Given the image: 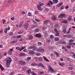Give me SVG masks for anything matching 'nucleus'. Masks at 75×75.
<instances>
[{"label":"nucleus","mask_w":75,"mask_h":75,"mask_svg":"<svg viewBox=\"0 0 75 75\" xmlns=\"http://www.w3.org/2000/svg\"><path fill=\"white\" fill-rule=\"evenodd\" d=\"M8 4H11L12 3H13V1H12L11 0H9L8 2Z\"/></svg>","instance_id":"412c9836"},{"label":"nucleus","mask_w":75,"mask_h":75,"mask_svg":"<svg viewBox=\"0 0 75 75\" xmlns=\"http://www.w3.org/2000/svg\"><path fill=\"white\" fill-rule=\"evenodd\" d=\"M66 47L67 48L70 49L71 48V46H67Z\"/></svg>","instance_id":"a18cd8bd"},{"label":"nucleus","mask_w":75,"mask_h":75,"mask_svg":"<svg viewBox=\"0 0 75 75\" xmlns=\"http://www.w3.org/2000/svg\"><path fill=\"white\" fill-rule=\"evenodd\" d=\"M44 50L43 49H38L37 50V51L39 52H43L44 51Z\"/></svg>","instance_id":"0eeeda50"},{"label":"nucleus","mask_w":75,"mask_h":75,"mask_svg":"<svg viewBox=\"0 0 75 75\" xmlns=\"http://www.w3.org/2000/svg\"><path fill=\"white\" fill-rule=\"evenodd\" d=\"M28 15L29 16H32L31 13L30 12H29V13L28 14Z\"/></svg>","instance_id":"e433bc0d"},{"label":"nucleus","mask_w":75,"mask_h":75,"mask_svg":"<svg viewBox=\"0 0 75 75\" xmlns=\"http://www.w3.org/2000/svg\"><path fill=\"white\" fill-rule=\"evenodd\" d=\"M49 3H50V4L51 5H52L53 4V3L52 1H49Z\"/></svg>","instance_id":"49530a36"},{"label":"nucleus","mask_w":75,"mask_h":75,"mask_svg":"<svg viewBox=\"0 0 75 75\" xmlns=\"http://www.w3.org/2000/svg\"><path fill=\"white\" fill-rule=\"evenodd\" d=\"M31 71L30 69H28L27 70V71H26V73L27 74H30Z\"/></svg>","instance_id":"4468645a"},{"label":"nucleus","mask_w":75,"mask_h":75,"mask_svg":"<svg viewBox=\"0 0 75 75\" xmlns=\"http://www.w3.org/2000/svg\"><path fill=\"white\" fill-rule=\"evenodd\" d=\"M39 66H40L41 67L43 68H44L45 67L44 66V65L40 63H39Z\"/></svg>","instance_id":"1a4fd4ad"},{"label":"nucleus","mask_w":75,"mask_h":75,"mask_svg":"<svg viewBox=\"0 0 75 75\" xmlns=\"http://www.w3.org/2000/svg\"><path fill=\"white\" fill-rule=\"evenodd\" d=\"M59 39L58 37H56L54 39V40L55 42H57L59 41Z\"/></svg>","instance_id":"9d476101"},{"label":"nucleus","mask_w":75,"mask_h":75,"mask_svg":"<svg viewBox=\"0 0 75 75\" xmlns=\"http://www.w3.org/2000/svg\"><path fill=\"white\" fill-rule=\"evenodd\" d=\"M5 21H6L4 19H3V20H2L3 23V24H4Z\"/></svg>","instance_id":"09e8293b"},{"label":"nucleus","mask_w":75,"mask_h":75,"mask_svg":"<svg viewBox=\"0 0 75 75\" xmlns=\"http://www.w3.org/2000/svg\"><path fill=\"white\" fill-rule=\"evenodd\" d=\"M48 20H46L44 21V23H45L46 24H47L48 23Z\"/></svg>","instance_id":"13d9d810"},{"label":"nucleus","mask_w":75,"mask_h":75,"mask_svg":"<svg viewBox=\"0 0 75 75\" xmlns=\"http://www.w3.org/2000/svg\"><path fill=\"white\" fill-rule=\"evenodd\" d=\"M37 8H38V10H41V7L40 6L39 4H38L37 5Z\"/></svg>","instance_id":"2eb2a0df"},{"label":"nucleus","mask_w":75,"mask_h":75,"mask_svg":"<svg viewBox=\"0 0 75 75\" xmlns=\"http://www.w3.org/2000/svg\"><path fill=\"white\" fill-rule=\"evenodd\" d=\"M43 73H44V71H41L40 72H39V74L40 75H42V74H43Z\"/></svg>","instance_id":"c85d7f7f"},{"label":"nucleus","mask_w":75,"mask_h":75,"mask_svg":"<svg viewBox=\"0 0 75 75\" xmlns=\"http://www.w3.org/2000/svg\"><path fill=\"white\" fill-rule=\"evenodd\" d=\"M50 38H48L47 39V43H49L50 41Z\"/></svg>","instance_id":"5701e85b"},{"label":"nucleus","mask_w":75,"mask_h":75,"mask_svg":"<svg viewBox=\"0 0 75 75\" xmlns=\"http://www.w3.org/2000/svg\"><path fill=\"white\" fill-rule=\"evenodd\" d=\"M33 23H34L35 24H37V23L35 21H33Z\"/></svg>","instance_id":"e2e57ef3"},{"label":"nucleus","mask_w":75,"mask_h":75,"mask_svg":"<svg viewBox=\"0 0 75 75\" xmlns=\"http://www.w3.org/2000/svg\"><path fill=\"white\" fill-rule=\"evenodd\" d=\"M59 65L60 66L63 67L64 66V64L62 63H59Z\"/></svg>","instance_id":"7c9ffc66"},{"label":"nucleus","mask_w":75,"mask_h":75,"mask_svg":"<svg viewBox=\"0 0 75 75\" xmlns=\"http://www.w3.org/2000/svg\"><path fill=\"white\" fill-rule=\"evenodd\" d=\"M10 28L9 27H8V28H6V30H7L8 31V30H10Z\"/></svg>","instance_id":"680f3d73"},{"label":"nucleus","mask_w":75,"mask_h":75,"mask_svg":"<svg viewBox=\"0 0 75 75\" xmlns=\"http://www.w3.org/2000/svg\"><path fill=\"white\" fill-rule=\"evenodd\" d=\"M69 8V6H65V9H67Z\"/></svg>","instance_id":"052dcab7"},{"label":"nucleus","mask_w":75,"mask_h":75,"mask_svg":"<svg viewBox=\"0 0 75 75\" xmlns=\"http://www.w3.org/2000/svg\"><path fill=\"white\" fill-rule=\"evenodd\" d=\"M49 70L52 72H54V69L51 67L50 66H49Z\"/></svg>","instance_id":"39448f33"},{"label":"nucleus","mask_w":75,"mask_h":75,"mask_svg":"<svg viewBox=\"0 0 75 75\" xmlns=\"http://www.w3.org/2000/svg\"><path fill=\"white\" fill-rule=\"evenodd\" d=\"M23 33V31L22 30H20V31L18 32V34H21Z\"/></svg>","instance_id":"a878e982"},{"label":"nucleus","mask_w":75,"mask_h":75,"mask_svg":"<svg viewBox=\"0 0 75 75\" xmlns=\"http://www.w3.org/2000/svg\"><path fill=\"white\" fill-rule=\"evenodd\" d=\"M8 54L9 55H11L12 54V52H8Z\"/></svg>","instance_id":"603ef678"},{"label":"nucleus","mask_w":75,"mask_h":75,"mask_svg":"<svg viewBox=\"0 0 75 75\" xmlns=\"http://www.w3.org/2000/svg\"><path fill=\"white\" fill-rule=\"evenodd\" d=\"M4 31V33H5L6 34L7 33V30L6 28H5V30Z\"/></svg>","instance_id":"72a5a7b5"},{"label":"nucleus","mask_w":75,"mask_h":75,"mask_svg":"<svg viewBox=\"0 0 75 75\" xmlns=\"http://www.w3.org/2000/svg\"><path fill=\"white\" fill-rule=\"evenodd\" d=\"M63 32L64 33H66V29L65 28H64L63 29Z\"/></svg>","instance_id":"cd10ccee"},{"label":"nucleus","mask_w":75,"mask_h":75,"mask_svg":"<svg viewBox=\"0 0 75 75\" xmlns=\"http://www.w3.org/2000/svg\"><path fill=\"white\" fill-rule=\"evenodd\" d=\"M63 23H67L68 22L67 21H64L63 22Z\"/></svg>","instance_id":"3c124183"},{"label":"nucleus","mask_w":75,"mask_h":75,"mask_svg":"<svg viewBox=\"0 0 75 75\" xmlns=\"http://www.w3.org/2000/svg\"><path fill=\"white\" fill-rule=\"evenodd\" d=\"M50 37L51 39H52L54 38V36L52 35H50Z\"/></svg>","instance_id":"8fccbe9b"},{"label":"nucleus","mask_w":75,"mask_h":75,"mask_svg":"<svg viewBox=\"0 0 75 75\" xmlns=\"http://www.w3.org/2000/svg\"><path fill=\"white\" fill-rule=\"evenodd\" d=\"M38 25H34L32 26V27H31V28H35L36 27H38Z\"/></svg>","instance_id":"4be33fe9"},{"label":"nucleus","mask_w":75,"mask_h":75,"mask_svg":"<svg viewBox=\"0 0 75 75\" xmlns=\"http://www.w3.org/2000/svg\"><path fill=\"white\" fill-rule=\"evenodd\" d=\"M20 64L21 65H26V63L25 62H24L22 60H21L19 62Z\"/></svg>","instance_id":"20e7f679"},{"label":"nucleus","mask_w":75,"mask_h":75,"mask_svg":"<svg viewBox=\"0 0 75 75\" xmlns=\"http://www.w3.org/2000/svg\"><path fill=\"white\" fill-rule=\"evenodd\" d=\"M58 26V24L56 25H54V27L57 28Z\"/></svg>","instance_id":"338daca9"},{"label":"nucleus","mask_w":75,"mask_h":75,"mask_svg":"<svg viewBox=\"0 0 75 75\" xmlns=\"http://www.w3.org/2000/svg\"><path fill=\"white\" fill-rule=\"evenodd\" d=\"M54 31H55V32H56V33H58V31H57V28H55L54 29Z\"/></svg>","instance_id":"c9c22d12"},{"label":"nucleus","mask_w":75,"mask_h":75,"mask_svg":"<svg viewBox=\"0 0 75 75\" xmlns=\"http://www.w3.org/2000/svg\"><path fill=\"white\" fill-rule=\"evenodd\" d=\"M25 46H22L21 47V48L20 50H19V51L21 52L22 50H24L25 48Z\"/></svg>","instance_id":"a211bd4d"},{"label":"nucleus","mask_w":75,"mask_h":75,"mask_svg":"<svg viewBox=\"0 0 75 75\" xmlns=\"http://www.w3.org/2000/svg\"><path fill=\"white\" fill-rule=\"evenodd\" d=\"M58 42L60 43L63 44V41H59Z\"/></svg>","instance_id":"de8ad7c7"},{"label":"nucleus","mask_w":75,"mask_h":75,"mask_svg":"<svg viewBox=\"0 0 75 75\" xmlns=\"http://www.w3.org/2000/svg\"><path fill=\"white\" fill-rule=\"evenodd\" d=\"M14 74V72H11L10 74V75H13Z\"/></svg>","instance_id":"0e129e2a"},{"label":"nucleus","mask_w":75,"mask_h":75,"mask_svg":"<svg viewBox=\"0 0 75 75\" xmlns=\"http://www.w3.org/2000/svg\"><path fill=\"white\" fill-rule=\"evenodd\" d=\"M9 50L11 52H12V51H13V49H10Z\"/></svg>","instance_id":"774afa93"},{"label":"nucleus","mask_w":75,"mask_h":75,"mask_svg":"<svg viewBox=\"0 0 75 75\" xmlns=\"http://www.w3.org/2000/svg\"><path fill=\"white\" fill-rule=\"evenodd\" d=\"M30 21L29 20H28L27 21V24H28L29 25V24L30 23Z\"/></svg>","instance_id":"58836bf2"},{"label":"nucleus","mask_w":75,"mask_h":75,"mask_svg":"<svg viewBox=\"0 0 75 75\" xmlns=\"http://www.w3.org/2000/svg\"><path fill=\"white\" fill-rule=\"evenodd\" d=\"M52 19L53 20L56 21L57 20V18L55 16H53L52 17Z\"/></svg>","instance_id":"aec40b11"},{"label":"nucleus","mask_w":75,"mask_h":75,"mask_svg":"<svg viewBox=\"0 0 75 75\" xmlns=\"http://www.w3.org/2000/svg\"><path fill=\"white\" fill-rule=\"evenodd\" d=\"M35 21H36L37 22H39L40 21V20H38V19H37V18H35Z\"/></svg>","instance_id":"4c0bfd02"},{"label":"nucleus","mask_w":75,"mask_h":75,"mask_svg":"<svg viewBox=\"0 0 75 75\" xmlns=\"http://www.w3.org/2000/svg\"><path fill=\"white\" fill-rule=\"evenodd\" d=\"M31 59V57H29L28 58L27 60H30Z\"/></svg>","instance_id":"5fc2aeb1"},{"label":"nucleus","mask_w":75,"mask_h":75,"mask_svg":"<svg viewBox=\"0 0 75 75\" xmlns=\"http://www.w3.org/2000/svg\"><path fill=\"white\" fill-rule=\"evenodd\" d=\"M39 30V28H36V29L35 30V31H36V32H38Z\"/></svg>","instance_id":"6ab92c4d"},{"label":"nucleus","mask_w":75,"mask_h":75,"mask_svg":"<svg viewBox=\"0 0 75 75\" xmlns=\"http://www.w3.org/2000/svg\"><path fill=\"white\" fill-rule=\"evenodd\" d=\"M32 75H36V74L33 72H32Z\"/></svg>","instance_id":"37998d69"},{"label":"nucleus","mask_w":75,"mask_h":75,"mask_svg":"<svg viewBox=\"0 0 75 75\" xmlns=\"http://www.w3.org/2000/svg\"><path fill=\"white\" fill-rule=\"evenodd\" d=\"M40 55H41V54H40V53H37L36 55L37 56H40Z\"/></svg>","instance_id":"79ce46f5"},{"label":"nucleus","mask_w":75,"mask_h":75,"mask_svg":"<svg viewBox=\"0 0 75 75\" xmlns=\"http://www.w3.org/2000/svg\"><path fill=\"white\" fill-rule=\"evenodd\" d=\"M59 35V33H57L55 34V35L56 36H58Z\"/></svg>","instance_id":"f704fd0d"},{"label":"nucleus","mask_w":75,"mask_h":75,"mask_svg":"<svg viewBox=\"0 0 75 75\" xmlns=\"http://www.w3.org/2000/svg\"><path fill=\"white\" fill-rule=\"evenodd\" d=\"M67 38H71V35H69V36H67Z\"/></svg>","instance_id":"864d4df0"},{"label":"nucleus","mask_w":75,"mask_h":75,"mask_svg":"<svg viewBox=\"0 0 75 75\" xmlns=\"http://www.w3.org/2000/svg\"><path fill=\"white\" fill-rule=\"evenodd\" d=\"M64 7H65V6H64L63 5V6H62L61 7L60 10H62L63 9H64Z\"/></svg>","instance_id":"bb28decb"},{"label":"nucleus","mask_w":75,"mask_h":75,"mask_svg":"<svg viewBox=\"0 0 75 75\" xmlns=\"http://www.w3.org/2000/svg\"><path fill=\"white\" fill-rule=\"evenodd\" d=\"M74 41V40L72 39H70L69 41V42L71 43V42H72Z\"/></svg>","instance_id":"2f4dec72"},{"label":"nucleus","mask_w":75,"mask_h":75,"mask_svg":"<svg viewBox=\"0 0 75 75\" xmlns=\"http://www.w3.org/2000/svg\"><path fill=\"white\" fill-rule=\"evenodd\" d=\"M13 41L14 43H16L17 42V39L15 40H14Z\"/></svg>","instance_id":"bf43d9fd"},{"label":"nucleus","mask_w":75,"mask_h":75,"mask_svg":"<svg viewBox=\"0 0 75 75\" xmlns=\"http://www.w3.org/2000/svg\"><path fill=\"white\" fill-rule=\"evenodd\" d=\"M23 69L24 71H25L26 70V67H23Z\"/></svg>","instance_id":"a19ab883"},{"label":"nucleus","mask_w":75,"mask_h":75,"mask_svg":"<svg viewBox=\"0 0 75 75\" xmlns=\"http://www.w3.org/2000/svg\"><path fill=\"white\" fill-rule=\"evenodd\" d=\"M59 4V5L61 6H62V4H63V2H61Z\"/></svg>","instance_id":"6e6d98bb"},{"label":"nucleus","mask_w":75,"mask_h":75,"mask_svg":"<svg viewBox=\"0 0 75 75\" xmlns=\"http://www.w3.org/2000/svg\"><path fill=\"white\" fill-rule=\"evenodd\" d=\"M29 40H31L33 39V37L31 35H29Z\"/></svg>","instance_id":"dca6fc26"},{"label":"nucleus","mask_w":75,"mask_h":75,"mask_svg":"<svg viewBox=\"0 0 75 75\" xmlns=\"http://www.w3.org/2000/svg\"><path fill=\"white\" fill-rule=\"evenodd\" d=\"M7 62H6V64L7 66H6L7 67H8L10 65V62H11L12 61V59L11 58L9 57H7L6 59Z\"/></svg>","instance_id":"f257e3e1"},{"label":"nucleus","mask_w":75,"mask_h":75,"mask_svg":"<svg viewBox=\"0 0 75 75\" xmlns=\"http://www.w3.org/2000/svg\"><path fill=\"white\" fill-rule=\"evenodd\" d=\"M35 36L37 37L40 38L41 37V35L39 34H37L35 35Z\"/></svg>","instance_id":"ddd939ff"},{"label":"nucleus","mask_w":75,"mask_h":75,"mask_svg":"<svg viewBox=\"0 0 75 75\" xmlns=\"http://www.w3.org/2000/svg\"><path fill=\"white\" fill-rule=\"evenodd\" d=\"M54 53L57 57H59V54L58 53L55 52H54Z\"/></svg>","instance_id":"393cba45"},{"label":"nucleus","mask_w":75,"mask_h":75,"mask_svg":"<svg viewBox=\"0 0 75 75\" xmlns=\"http://www.w3.org/2000/svg\"><path fill=\"white\" fill-rule=\"evenodd\" d=\"M19 40L21 42L23 40V38H21L20 39H19Z\"/></svg>","instance_id":"4d7b16f0"},{"label":"nucleus","mask_w":75,"mask_h":75,"mask_svg":"<svg viewBox=\"0 0 75 75\" xmlns=\"http://www.w3.org/2000/svg\"><path fill=\"white\" fill-rule=\"evenodd\" d=\"M67 60L68 61H70V59L69 58H67Z\"/></svg>","instance_id":"69168bd1"},{"label":"nucleus","mask_w":75,"mask_h":75,"mask_svg":"<svg viewBox=\"0 0 75 75\" xmlns=\"http://www.w3.org/2000/svg\"><path fill=\"white\" fill-rule=\"evenodd\" d=\"M72 19V17L71 16H69L68 17V18L67 19V20H68V21H71Z\"/></svg>","instance_id":"9b49d317"},{"label":"nucleus","mask_w":75,"mask_h":75,"mask_svg":"<svg viewBox=\"0 0 75 75\" xmlns=\"http://www.w3.org/2000/svg\"><path fill=\"white\" fill-rule=\"evenodd\" d=\"M53 2L54 3L56 4L58 2V1L57 0H53Z\"/></svg>","instance_id":"f3484780"},{"label":"nucleus","mask_w":75,"mask_h":75,"mask_svg":"<svg viewBox=\"0 0 75 75\" xmlns=\"http://www.w3.org/2000/svg\"><path fill=\"white\" fill-rule=\"evenodd\" d=\"M28 49L31 50H32L35 51L37 49V47L35 46H30L28 47Z\"/></svg>","instance_id":"f03ea898"},{"label":"nucleus","mask_w":75,"mask_h":75,"mask_svg":"<svg viewBox=\"0 0 75 75\" xmlns=\"http://www.w3.org/2000/svg\"><path fill=\"white\" fill-rule=\"evenodd\" d=\"M29 53L31 55H33L35 54V52L33 51L29 52Z\"/></svg>","instance_id":"f8f14e48"},{"label":"nucleus","mask_w":75,"mask_h":75,"mask_svg":"<svg viewBox=\"0 0 75 75\" xmlns=\"http://www.w3.org/2000/svg\"><path fill=\"white\" fill-rule=\"evenodd\" d=\"M36 63H32V64H31V65L32 66H36Z\"/></svg>","instance_id":"c03bdc74"},{"label":"nucleus","mask_w":75,"mask_h":75,"mask_svg":"<svg viewBox=\"0 0 75 75\" xmlns=\"http://www.w3.org/2000/svg\"><path fill=\"white\" fill-rule=\"evenodd\" d=\"M39 4L40 5V6H42V5H43V3H42L41 2H39Z\"/></svg>","instance_id":"473e14b6"},{"label":"nucleus","mask_w":75,"mask_h":75,"mask_svg":"<svg viewBox=\"0 0 75 75\" xmlns=\"http://www.w3.org/2000/svg\"><path fill=\"white\" fill-rule=\"evenodd\" d=\"M19 56L20 57H23V56H25V54H24L23 53H21L19 54Z\"/></svg>","instance_id":"6e6552de"},{"label":"nucleus","mask_w":75,"mask_h":75,"mask_svg":"<svg viewBox=\"0 0 75 75\" xmlns=\"http://www.w3.org/2000/svg\"><path fill=\"white\" fill-rule=\"evenodd\" d=\"M21 35H18L16 36V38H17V39L21 38Z\"/></svg>","instance_id":"c756f323"},{"label":"nucleus","mask_w":75,"mask_h":75,"mask_svg":"<svg viewBox=\"0 0 75 75\" xmlns=\"http://www.w3.org/2000/svg\"><path fill=\"white\" fill-rule=\"evenodd\" d=\"M29 25H28V24L27 23H25L24 25L23 26L24 28L27 29L28 28Z\"/></svg>","instance_id":"423d86ee"},{"label":"nucleus","mask_w":75,"mask_h":75,"mask_svg":"<svg viewBox=\"0 0 75 75\" xmlns=\"http://www.w3.org/2000/svg\"><path fill=\"white\" fill-rule=\"evenodd\" d=\"M42 57L44 58V59L46 61L49 62V61L48 59H47L45 57Z\"/></svg>","instance_id":"b1692460"},{"label":"nucleus","mask_w":75,"mask_h":75,"mask_svg":"<svg viewBox=\"0 0 75 75\" xmlns=\"http://www.w3.org/2000/svg\"><path fill=\"white\" fill-rule=\"evenodd\" d=\"M66 17L65 14H64V13H61L58 16V18H65Z\"/></svg>","instance_id":"7ed1b4c3"},{"label":"nucleus","mask_w":75,"mask_h":75,"mask_svg":"<svg viewBox=\"0 0 75 75\" xmlns=\"http://www.w3.org/2000/svg\"><path fill=\"white\" fill-rule=\"evenodd\" d=\"M16 49L17 50H20V47H16Z\"/></svg>","instance_id":"ea45409f"}]
</instances>
